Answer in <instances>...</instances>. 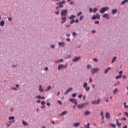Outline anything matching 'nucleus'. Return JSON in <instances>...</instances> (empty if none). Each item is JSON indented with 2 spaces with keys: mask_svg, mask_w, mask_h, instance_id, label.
I'll list each match as a JSON object with an SVG mask.
<instances>
[{
  "mask_svg": "<svg viewBox=\"0 0 128 128\" xmlns=\"http://www.w3.org/2000/svg\"><path fill=\"white\" fill-rule=\"evenodd\" d=\"M82 14V12H80L78 14L77 16H79L81 15Z\"/></svg>",
  "mask_w": 128,
  "mask_h": 128,
  "instance_id": "49530a36",
  "label": "nucleus"
},
{
  "mask_svg": "<svg viewBox=\"0 0 128 128\" xmlns=\"http://www.w3.org/2000/svg\"><path fill=\"white\" fill-rule=\"evenodd\" d=\"M44 70H46V71L48 70V67L45 68L44 69Z\"/></svg>",
  "mask_w": 128,
  "mask_h": 128,
  "instance_id": "de8ad7c7",
  "label": "nucleus"
},
{
  "mask_svg": "<svg viewBox=\"0 0 128 128\" xmlns=\"http://www.w3.org/2000/svg\"><path fill=\"white\" fill-rule=\"evenodd\" d=\"M45 104H46V102H44V101H42L41 102V104H42V106H44Z\"/></svg>",
  "mask_w": 128,
  "mask_h": 128,
  "instance_id": "4c0bfd02",
  "label": "nucleus"
},
{
  "mask_svg": "<svg viewBox=\"0 0 128 128\" xmlns=\"http://www.w3.org/2000/svg\"><path fill=\"white\" fill-rule=\"evenodd\" d=\"M11 89L12 90H17L16 88L14 87V88H11Z\"/></svg>",
  "mask_w": 128,
  "mask_h": 128,
  "instance_id": "58836bf2",
  "label": "nucleus"
},
{
  "mask_svg": "<svg viewBox=\"0 0 128 128\" xmlns=\"http://www.w3.org/2000/svg\"><path fill=\"white\" fill-rule=\"evenodd\" d=\"M22 124H23V126H28V124L26 122V121L24 120H22Z\"/></svg>",
  "mask_w": 128,
  "mask_h": 128,
  "instance_id": "a211bd4d",
  "label": "nucleus"
},
{
  "mask_svg": "<svg viewBox=\"0 0 128 128\" xmlns=\"http://www.w3.org/2000/svg\"><path fill=\"white\" fill-rule=\"evenodd\" d=\"M82 96V94H80V95H79L78 98H81Z\"/></svg>",
  "mask_w": 128,
  "mask_h": 128,
  "instance_id": "338daca9",
  "label": "nucleus"
},
{
  "mask_svg": "<svg viewBox=\"0 0 128 128\" xmlns=\"http://www.w3.org/2000/svg\"><path fill=\"white\" fill-rule=\"evenodd\" d=\"M124 114L126 116H127V118H128V112H124Z\"/></svg>",
  "mask_w": 128,
  "mask_h": 128,
  "instance_id": "ea45409f",
  "label": "nucleus"
},
{
  "mask_svg": "<svg viewBox=\"0 0 128 128\" xmlns=\"http://www.w3.org/2000/svg\"><path fill=\"white\" fill-rule=\"evenodd\" d=\"M116 59V57H114L112 61V64H113Z\"/></svg>",
  "mask_w": 128,
  "mask_h": 128,
  "instance_id": "cd10ccee",
  "label": "nucleus"
},
{
  "mask_svg": "<svg viewBox=\"0 0 128 128\" xmlns=\"http://www.w3.org/2000/svg\"><path fill=\"white\" fill-rule=\"evenodd\" d=\"M68 114V111H64L61 114L60 116H65V114Z\"/></svg>",
  "mask_w": 128,
  "mask_h": 128,
  "instance_id": "412c9836",
  "label": "nucleus"
},
{
  "mask_svg": "<svg viewBox=\"0 0 128 128\" xmlns=\"http://www.w3.org/2000/svg\"><path fill=\"white\" fill-rule=\"evenodd\" d=\"M70 101L74 102L75 104H78L76 100L74 98H70Z\"/></svg>",
  "mask_w": 128,
  "mask_h": 128,
  "instance_id": "9d476101",
  "label": "nucleus"
},
{
  "mask_svg": "<svg viewBox=\"0 0 128 128\" xmlns=\"http://www.w3.org/2000/svg\"><path fill=\"white\" fill-rule=\"evenodd\" d=\"M4 26V21L2 20L0 22V26Z\"/></svg>",
  "mask_w": 128,
  "mask_h": 128,
  "instance_id": "f3484780",
  "label": "nucleus"
},
{
  "mask_svg": "<svg viewBox=\"0 0 128 128\" xmlns=\"http://www.w3.org/2000/svg\"><path fill=\"white\" fill-rule=\"evenodd\" d=\"M97 11H98V9H97L96 8H94V10H93V11H92V12H93L94 13H95V12H96Z\"/></svg>",
  "mask_w": 128,
  "mask_h": 128,
  "instance_id": "2f4dec72",
  "label": "nucleus"
},
{
  "mask_svg": "<svg viewBox=\"0 0 128 128\" xmlns=\"http://www.w3.org/2000/svg\"><path fill=\"white\" fill-rule=\"evenodd\" d=\"M70 56H71L70 54V55H68V56L67 58H66V59H68V58H70Z\"/></svg>",
  "mask_w": 128,
  "mask_h": 128,
  "instance_id": "052dcab7",
  "label": "nucleus"
},
{
  "mask_svg": "<svg viewBox=\"0 0 128 128\" xmlns=\"http://www.w3.org/2000/svg\"><path fill=\"white\" fill-rule=\"evenodd\" d=\"M68 94V90H66V91L64 93V94Z\"/></svg>",
  "mask_w": 128,
  "mask_h": 128,
  "instance_id": "0e129e2a",
  "label": "nucleus"
},
{
  "mask_svg": "<svg viewBox=\"0 0 128 128\" xmlns=\"http://www.w3.org/2000/svg\"><path fill=\"white\" fill-rule=\"evenodd\" d=\"M99 70H100L99 68H93L92 70V74H94L96 72H97L98 71H99Z\"/></svg>",
  "mask_w": 128,
  "mask_h": 128,
  "instance_id": "6e6552de",
  "label": "nucleus"
},
{
  "mask_svg": "<svg viewBox=\"0 0 128 128\" xmlns=\"http://www.w3.org/2000/svg\"><path fill=\"white\" fill-rule=\"evenodd\" d=\"M122 78V76H121V75H120V76H116V79H119V78Z\"/></svg>",
  "mask_w": 128,
  "mask_h": 128,
  "instance_id": "72a5a7b5",
  "label": "nucleus"
},
{
  "mask_svg": "<svg viewBox=\"0 0 128 128\" xmlns=\"http://www.w3.org/2000/svg\"><path fill=\"white\" fill-rule=\"evenodd\" d=\"M40 98H42V96H40V95H38L36 96V98L37 100H40Z\"/></svg>",
  "mask_w": 128,
  "mask_h": 128,
  "instance_id": "393cba45",
  "label": "nucleus"
},
{
  "mask_svg": "<svg viewBox=\"0 0 128 128\" xmlns=\"http://www.w3.org/2000/svg\"><path fill=\"white\" fill-rule=\"evenodd\" d=\"M92 20H96V16H93L92 17Z\"/></svg>",
  "mask_w": 128,
  "mask_h": 128,
  "instance_id": "8fccbe9b",
  "label": "nucleus"
},
{
  "mask_svg": "<svg viewBox=\"0 0 128 128\" xmlns=\"http://www.w3.org/2000/svg\"><path fill=\"white\" fill-rule=\"evenodd\" d=\"M122 78H123L124 79H125V78H126V76H125V75H124V76H122Z\"/></svg>",
  "mask_w": 128,
  "mask_h": 128,
  "instance_id": "680f3d73",
  "label": "nucleus"
},
{
  "mask_svg": "<svg viewBox=\"0 0 128 128\" xmlns=\"http://www.w3.org/2000/svg\"><path fill=\"white\" fill-rule=\"evenodd\" d=\"M71 90H72V88H70L67 90V91L69 92Z\"/></svg>",
  "mask_w": 128,
  "mask_h": 128,
  "instance_id": "c9c22d12",
  "label": "nucleus"
},
{
  "mask_svg": "<svg viewBox=\"0 0 128 128\" xmlns=\"http://www.w3.org/2000/svg\"><path fill=\"white\" fill-rule=\"evenodd\" d=\"M88 104V102H84L80 104H78L77 106L78 108H84V106H87Z\"/></svg>",
  "mask_w": 128,
  "mask_h": 128,
  "instance_id": "f03ea898",
  "label": "nucleus"
},
{
  "mask_svg": "<svg viewBox=\"0 0 128 128\" xmlns=\"http://www.w3.org/2000/svg\"><path fill=\"white\" fill-rule=\"evenodd\" d=\"M93 12L92 8H90V12Z\"/></svg>",
  "mask_w": 128,
  "mask_h": 128,
  "instance_id": "e2e57ef3",
  "label": "nucleus"
},
{
  "mask_svg": "<svg viewBox=\"0 0 128 128\" xmlns=\"http://www.w3.org/2000/svg\"><path fill=\"white\" fill-rule=\"evenodd\" d=\"M109 10V8L108 7H105V8H102L100 10V13L103 14L104 12L106 11H107Z\"/></svg>",
  "mask_w": 128,
  "mask_h": 128,
  "instance_id": "39448f33",
  "label": "nucleus"
},
{
  "mask_svg": "<svg viewBox=\"0 0 128 128\" xmlns=\"http://www.w3.org/2000/svg\"><path fill=\"white\" fill-rule=\"evenodd\" d=\"M72 35H73V36H76V34L75 32H74L72 33Z\"/></svg>",
  "mask_w": 128,
  "mask_h": 128,
  "instance_id": "4d7b16f0",
  "label": "nucleus"
},
{
  "mask_svg": "<svg viewBox=\"0 0 128 128\" xmlns=\"http://www.w3.org/2000/svg\"><path fill=\"white\" fill-rule=\"evenodd\" d=\"M9 122H8L7 123H6V126L8 127L10 124H12V122H16V120H14V116H10L8 117Z\"/></svg>",
  "mask_w": 128,
  "mask_h": 128,
  "instance_id": "f257e3e1",
  "label": "nucleus"
},
{
  "mask_svg": "<svg viewBox=\"0 0 128 128\" xmlns=\"http://www.w3.org/2000/svg\"><path fill=\"white\" fill-rule=\"evenodd\" d=\"M93 60H94V62H96L98 61V60H97L96 58H94L93 59Z\"/></svg>",
  "mask_w": 128,
  "mask_h": 128,
  "instance_id": "13d9d810",
  "label": "nucleus"
},
{
  "mask_svg": "<svg viewBox=\"0 0 128 128\" xmlns=\"http://www.w3.org/2000/svg\"><path fill=\"white\" fill-rule=\"evenodd\" d=\"M118 90V89L117 88H114V90H113V93L114 94H116Z\"/></svg>",
  "mask_w": 128,
  "mask_h": 128,
  "instance_id": "a878e982",
  "label": "nucleus"
},
{
  "mask_svg": "<svg viewBox=\"0 0 128 128\" xmlns=\"http://www.w3.org/2000/svg\"><path fill=\"white\" fill-rule=\"evenodd\" d=\"M58 46H66V43H64V42H59Z\"/></svg>",
  "mask_w": 128,
  "mask_h": 128,
  "instance_id": "2eb2a0df",
  "label": "nucleus"
},
{
  "mask_svg": "<svg viewBox=\"0 0 128 128\" xmlns=\"http://www.w3.org/2000/svg\"><path fill=\"white\" fill-rule=\"evenodd\" d=\"M65 3H66V1L62 0L61 2H60L59 3H58L57 5L59 6V8H62L64 7V6L62 4H64Z\"/></svg>",
  "mask_w": 128,
  "mask_h": 128,
  "instance_id": "0eeeda50",
  "label": "nucleus"
},
{
  "mask_svg": "<svg viewBox=\"0 0 128 128\" xmlns=\"http://www.w3.org/2000/svg\"><path fill=\"white\" fill-rule=\"evenodd\" d=\"M74 20H72L70 21V24H74Z\"/></svg>",
  "mask_w": 128,
  "mask_h": 128,
  "instance_id": "09e8293b",
  "label": "nucleus"
},
{
  "mask_svg": "<svg viewBox=\"0 0 128 128\" xmlns=\"http://www.w3.org/2000/svg\"><path fill=\"white\" fill-rule=\"evenodd\" d=\"M96 18H98V20H100V16L98 14H96Z\"/></svg>",
  "mask_w": 128,
  "mask_h": 128,
  "instance_id": "bb28decb",
  "label": "nucleus"
},
{
  "mask_svg": "<svg viewBox=\"0 0 128 128\" xmlns=\"http://www.w3.org/2000/svg\"><path fill=\"white\" fill-rule=\"evenodd\" d=\"M83 18H84V16H82L80 18V20H82Z\"/></svg>",
  "mask_w": 128,
  "mask_h": 128,
  "instance_id": "864d4df0",
  "label": "nucleus"
},
{
  "mask_svg": "<svg viewBox=\"0 0 128 128\" xmlns=\"http://www.w3.org/2000/svg\"><path fill=\"white\" fill-rule=\"evenodd\" d=\"M121 120H126V118H122Z\"/></svg>",
  "mask_w": 128,
  "mask_h": 128,
  "instance_id": "3c124183",
  "label": "nucleus"
},
{
  "mask_svg": "<svg viewBox=\"0 0 128 128\" xmlns=\"http://www.w3.org/2000/svg\"><path fill=\"white\" fill-rule=\"evenodd\" d=\"M128 2V0H124L122 3H121V4L122 5V4H124L126 2Z\"/></svg>",
  "mask_w": 128,
  "mask_h": 128,
  "instance_id": "c85d7f7f",
  "label": "nucleus"
},
{
  "mask_svg": "<svg viewBox=\"0 0 128 128\" xmlns=\"http://www.w3.org/2000/svg\"><path fill=\"white\" fill-rule=\"evenodd\" d=\"M91 68V66L90 65H88L87 66V68L88 70L90 68Z\"/></svg>",
  "mask_w": 128,
  "mask_h": 128,
  "instance_id": "5fc2aeb1",
  "label": "nucleus"
},
{
  "mask_svg": "<svg viewBox=\"0 0 128 128\" xmlns=\"http://www.w3.org/2000/svg\"><path fill=\"white\" fill-rule=\"evenodd\" d=\"M110 126H112V128H116V125L114 124H109Z\"/></svg>",
  "mask_w": 128,
  "mask_h": 128,
  "instance_id": "473e14b6",
  "label": "nucleus"
},
{
  "mask_svg": "<svg viewBox=\"0 0 128 128\" xmlns=\"http://www.w3.org/2000/svg\"><path fill=\"white\" fill-rule=\"evenodd\" d=\"M124 107L126 108H128V106L126 105V102H124Z\"/></svg>",
  "mask_w": 128,
  "mask_h": 128,
  "instance_id": "7c9ffc66",
  "label": "nucleus"
},
{
  "mask_svg": "<svg viewBox=\"0 0 128 128\" xmlns=\"http://www.w3.org/2000/svg\"><path fill=\"white\" fill-rule=\"evenodd\" d=\"M104 18H106L107 20H108L110 18L109 15L107 14H105L103 15Z\"/></svg>",
  "mask_w": 128,
  "mask_h": 128,
  "instance_id": "4468645a",
  "label": "nucleus"
},
{
  "mask_svg": "<svg viewBox=\"0 0 128 128\" xmlns=\"http://www.w3.org/2000/svg\"><path fill=\"white\" fill-rule=\"evenodd\" d=\"M84 88L85 90L86 91L88 92L90 90V86H88V83L86 82H85L84 84Z\"/></svg>",
  "mask_w": 128,
  "mask_h": 128,
  "instance_id": "20e7f679",
  "label": "nucleus"
},
{
  "mask_svg": "<svg viewBox=\"0 0 128 128\" xmlns=\"http://www.w3.org/2000/svg\"><path fill=\"white\" fill-rule=\"evenodd\" d=\"M61 16H68V10H62L61 12Z\"/></svg>",
  "mask_w": 128,
  "mask_h": 128,
  "instance_id": "7ed1b4c3",
  "label": "nucleus"
},
{
  "mask_svg": "<svg viewBox=\"0 0 128 128\" xmlns=\"http://www.w3.org/2000/svg\"><path fill=\"white\" fill-rule=\"evenodd\" d=\"M106 118H107V120H110V114L108 112H106Z\"/></svg>",
  "mask_w": 128,
  "mask_h": 128,
  "instance_id": "9b49d317",
  "label": "nucleus"
},
{
  "mask_svg": "<svg viewBox=\"0 0 128 128\" xmlns=\"http://www.w3.org/2000/svg\"><path fill=\"white\" fill-rule=\"evenodd\" d=\"M64 62V60L61 59L60 60H56L55 62L56 63H60V62Z\"/></svg>",
  "mask_w": 128,
  "mask_h": 128,
  "instance_id": "b1692460",
  "label": "nucleus"
},
{
  "mask_svg": "<svg viewBox=\"0 0 128 128\" xmlns=\"http://www.w3.org/2000/svg\"><path fill=\"white\" fill-rule=\"evenodd\" d=\"M100 116H104L103 112H100Z\"/></svg>",
  "mask_w": 128,
  "mask_h": 128,
  "instance_id": "a19ab883",
  "label": "nucleus"
},
{
  "mask_svg": "<svg viewBox=\"0 0 128 128\" xmlns=\"http://www.w3.org/2000/svg\"><path fill=\"white\" fill-rule=\"evenodd\" d=\"M117 12V10L116 9H114L112 11V14L114 15Z\"/></svg>",
  "mask_w": 128,
  "mask_h": 128,
  "instance_id": "4be33fe9",
  "label": "nucleus"
},
{
  "mask_svg": "<svg viewBox=\"0 0 128 128\" xmlns=\"http://www.w3.org/2000/svg\"><path fill=\"white\" fill-rule=\"evenodd\" d=\"M61 19L62 20V22L61 23L64 24L66 22V16H62Z\"/></svg>",
  "mask_w": 128,
  "mask_h": 128,
  "instance_id": "1a4fd4ad",
  "label": "nucleus"
},
{
  "mask_svg": "<svg viewBox=\"0 0 128 128\" xmlns=\"http://www.w3.org/2000/svg\"><path fill=\"white\" fill-rule=\"evenodd\" d=\"M75 22L76 23H78V19L76 20Z\"/></svg>",
  "mask_w": 128,
  "mask_h": 128,
  "instance_id": "69168bd1",
  "label": "nucleus"
},
{
  "mask_svg": "<svg viewBox=\"0 0 128 128\" xmlns=\"http://www.w3.org/2000/svg\"><path fill=\"white\" fill-rule=\"evenodd\" d=\"M75 18V16H74V15H72V16H71L70 17L69 19H70V20H72V18Z\"/></svg>",
  "mask_w": 128,
  "mask_h": 128,
  "instance_id": "f704fd0d",
  "label": "nucleus"
},
{
  "mask_svg": "<svg viewBox=\"0 0 128 128\" xmlns=\"http://www.w3.org/2000/svg\"><path fill=\"white\" fill-rule=\"evenodd\" d=\"M122 70H121V71H120V72H119L120 75H121L122 76Z\"/></svg>",
  "mask_w": 128,
  "mask_h": 128,
  "instance_id": "603ef678",
  "label": "nucleus"
},
{
  "mask_svg": "<svg viewBox=\"0 0 128 128\" xmlns=\"http://www.w3.org/2000/svg\"><path fill=\"white\" fill-rule=\"evenodd\" d=\"M94 23H95L96 24H98L100 23V22H99V21H95V22H94Z\"/></svg>",
  "mask_w": 128,
  "mask_h": 128,
  "instance_id": "6e6d98bb",
  "label": "nucleus"
},
{
  "mask_svg": "<svg viewBox=\"0 0 128 128\" xmlns=\"http://www.w3.org/2000/svg\"><path fill=\"white\" fill-rule=\"evenodd\" d=\"M122 128H128V126L126 125L125 126H123Z\"/></svg>",
  "mask_w": 128,
  "mask_h": 128,
  "instance_id": "774afa93",
  "label": "nucleus"
},
{
  "mask_svg": "<svg viewBox=\"0 0 128 128\" xmlns=\"http://www.w3.org/2000/svg\"><path fill=\"white\" fill-rule=\"evenodd\" d=\"M80 58V56H79V57L76 56L72 59V62H76L78 61Z\"/></svg>",
  "mask_w": 128,
  "mask_h": 128,
  "instance_id": "f8f14e48",
  "label": "nucleus"
},
{
  "mask_svg": "<svg viewBox=\"0 0 128 128\" xmlns=\"http://www.w3.org/2000/svg\"><path fill=\"white\" fill-rule=\"evenodd\" d=\"M58 102L59 104H62V101H60V100H58Z\"/></svg>",
  "mask_w": 128,
  "mask_h": 128,
  "instance_id": "a18cd8bd",
  "label": "nucleus"
},
{
  "mask_svg": "<svg viewBox=\"0 0 128 128\" xmlns=\"http://www.w3.org/2000/svg\"><path fill=\"white\" fill-rule=\"evenodd\" d=\"M108 69H106L104 71V73L105 74H107V72H108Z\"/></svg>",
  "mask_w": 128,
  "mask_h": 128,
  "instance_id": "e433bc0d",
  "label": "nucleus"
},
{
  "mask_svg": "<svg viewBox=\"0 0 128 128\" xmlns=\"http://www.w3.org/2000/svg\"><path fill=\"white\" fill-rule=\"evenodd\" d=\"M59 14H60V11H58L56 12V14L57 15H58Z\"/></svg>",
  "mask_w": 128,
  "mask_h": 128,
  "instance_id": "bf43d9fd",
  "label": "nucleus"
},
{
  "mask_svg": "<svg viewBox=\"0 0 128 128\" xmlns=\"http://www.w3.org/2000/svg\"><path fill=\"white\" fill-rule=\"evenodd\" d=\"M66 66H68V64H66V66L62 64H60L58 67V70H60V69L64 68H66Z\"/></svg>",
  "mask_w": 128,
  "mask_h": 128,
  "instance_id": "423d86ee",
  "label": "nucleus"
},
{
  "mask_svg": "<svg viewBox=\"0 0 128 128\" xmlns=\"http://www.w3.org/2000/svg\"><path fill=\"white\" fill-rule=\"evenodd\" d=\"M116 126H121V124L119 122L118 119L116 120Z\"/></svg>",
  "mask_w": 128,
  "mask_h": 128,
  "instance_id": "5701e85b",
  "label": "nucleus"
},
{
  "mask_svg": "<svg viewBox=\"0 0 128 128\" xmlns=\"http://www.w3.org/2000/svg\"><path fill=\"white\" fill-rule=\"evenodd\" d=\"M90 114V112L87 110L84 112V116H89V114Z\"/></svg>",
  "mask_w": 128,
  "mask_h": 128,
  "instance_id": "aec40b11",
  "label": "nucleus"
},
{
  "mask_svg": "<svg viewBox=\"0 0 128 128\" xmlns=\"http://www.w3.org/2000/svg\"><path fill=\"white\" fill-rule=\"evenodd\" d=\"M80 122H77V123H74V126L75 128H77V126H80Z\"/></svg>",
  "mask_w": 128,
  "mask_h": 128,
  "instance_id": "6ab92c4d",
  "label": "nucleus"
},
{
  "mask_svg": "<svg viewBox=\"0 0 128 128\" xmlns=\"http://www.w3.org/2000/svg\"><path fill=\"white\" fill-rule=\"evenodd\" d=\"M76 93H74L72 94V97H76Z\"/></svg>",
  "mask_w": 128,
  "mask_h": 128,
  "instance_id": "c03bdc74",
  "label": "nucleus"
},
{
  "mask_svg": "<svg viewBox=\"0 0 128 128\" xmlns=\"http://www.w3.org/2000/svg\"><path fill=\"white\" fill-rule=\"evenodd\" d=\"M39 92H44V88H42V86H39Z\"/></svg>",
  "mask_w": 128,
  "mask_h": 128,
  "instance_id": "dca6fc26",
  "label": "nucleus"
},
{
  "mask_svg": "<svg viewBox=\"0 0 128 128\" xmlns=\"http://www.w3.org/2000/svg\"><path fill=\"white\" fill-rule=\"evenodd\" d=\"M84 128H90V124L88 123V124H87V125L86 124V125L84 126Z\"/></svg>",
  "mask_w": 128,
  "mask_h": 128,
  "instance_id": "c756f323",
  "label": "nucleus"
},
{
  "mask_svg": "<svg viewBox=\"0 0 128 128\" xmlns=\"http://www.w3.org/2000/svg\"><path fill=\"white\" fill-rule=\"evenodd\" d=\"M8 20L9 22H12V18H8Z\"/></svg>",
  "mask_w": 128,
  "mask_h": 128,
  "instance_id": "79ce46f5",
  "label": "nucleus"
},
{
  "mask_svg": "<svg viewBox=\"0 0 128 128\" xmlns=\"http://www.w3.org/2000/svg\"><path fill=\"white\" fill-rule=\"evenodd\" d=\"M54 47H55V46H54V44H52V45L50 46V48H54Z\"/></svg>",
  "mask_w": 128,
  "mask_h": 128,
  "instance_id": "37998d69",
  "label": "nucleus"
},
{
  "mask_svg": "<svg viewBox=\"0 0 128 128\" xmlns=\"http://www.w3.org/2000/svg\"><path fill=\"white\" fill-rule=\"evenodd\" d=\"M100 99H98L97 100H94L92 102V104H98L100 103Z\"/></svg>",
  "mask_w": 128,
  "mask_h": 128,
  "instance_id": "ddd939ff",
  "label": "nucleus"
}]
</instances>
